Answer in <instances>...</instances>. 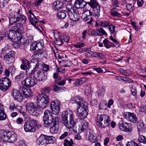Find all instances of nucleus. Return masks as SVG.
Returning a JSON list of instances; mask_svg holds the SVG:
<instances>
[{
    "label": "nucleus",
    "instance_id": "a211bd4d",
    "mask_svg": "<svg viewBox=\"0 0 146 146\" xmlns=\"http://www.w3.org/2000/svg\"><path fill=\"white\" fill-rule=\"evenodd\" d=\"M31 64L33 65L34 67V70H35V69L38 68H40L41 65H42V62L38 59L37 58H33L31 60Z\"/></svg>",
    "mask_w": 146,
    "mask_h": 146
},
{
    "label": "nucleus",
    "instance_id": "864d4df0",
    "mask_svg": "<svg viewBox=\"0 0 146 146\" xmlns=\"http://www.w3.org/2000/svg\"><path fill=\"white\" fill-rule=\"evenodd\" d=\"M21 106H15V105L13 103H11L9 107V109L11 110L14 109H21Z\"/></svg>",
    "mask_w": 146,
    "mask_h": 146
},
{
    "label": "nucleus",
    "instance_id": "69168bd1",
    "mask_svg": "<svg viewBox=\"0 0 146 146\" xmlns=\"http://www.w3.org/2000/svg\"><path fill=\"white\" fill-rule=\"evenodd\" d=\"M115 27L112 25H110L109 26V29L111 33L113 34L115 32Z\"/></svg>",
    "mask_w": 146,
    "mask_h": 146
},
{
    "label": "nucleus",
    "instance_id": "b1692460",
    "mask_svg": "<svg viewBox=\"0 0 146 146\" xmlns=\"http://www.w3.org/2000/svg\"><path fill=\"white\" fill-rule=\"evenodd\" d=\"M17 32L12 30V27L9 31V33H7L8 38L12 42L15 41V39L16 38L15 34Z\"/></svg>",
    "mask_w": 146,
    "mask_h": 146
},
{
    "label": "nucleus",
    "instance_id": "f257e3e1",
    "mask_svg": "<svg viewBox=\"0 0 146 146\" xmlns=\"http://www.w3.org/2000/svg\"><path fill=\"white\" fill-rule=\"evenodd\" d=\"M17 135L13 132H7L4 130H0V141L13 143L17 140Z\"/></svg>",
    "mask_w": 146,
    "mask_h": 146
},
{
    "label": "nucleus",
    "instance_id": "cd10ccee",
    "mask_svg": "<svg viewBox=\"0 0 146 146\" xmlns=\"http://www.w3.org/2000/svg\"><path fill=\"white\" fill-rule=\"evenodd\" d=\"M129 113L130 115H129V121L133 123H136L138 121V118L136 115L134 113Z\"/></svg>",
    "mask_w": 146,
    "mask_h": 146
},
{
    "label": "nucleus",
    "instance_id": "9b49d317",
    "mask_svg": "<svg viewBox=\"0 0 146 146\" xmlns=\"http://www.w3.org/2000/svg\"><path fill=\"white\" fill-rule=\"evenodd\" d=\"M15 52L13 51H11L6 54L4 56V60L8 64H11L15 61Z\"/></svg>",
    "mask_w": 146,
    "mask_h": 146
},
{
    "label": "nucleus",
    "instance_id": "f704fd0d",
    "mask_svg": "<svg viewBox=\"0 0 146 146\" xmlns=\"http://www.w3.org/2000/svg\"><path fill=\"white\" fill-rule=\"evenodd\" d=\"M88 106V104L86 102L82 101L78 106V108H77V109L81 110H87Z\"/></svg>",
    "mask_w": 146,
    "mask_h": 146
},
{
    "label": "nucleus",
    "instance_id": "a19ab883",
    "mask_svg": "<svg viewBox=\"0 0 146 146\" xmlns=\"http://www.w3.org/2000/svg\"><path fill=\"white\" fill-rule=\"evenodd\" d=\"M96 30H97L98 35L102 36L104 35H107V33L101 27L99 29H98Z\"/></svg>",
    "mask_w": 146,
    "mask_h": 146
},
{
    "label": "nucleus",
    "instance_id": "2f4dec72",
    "mask_svg": "<svg viewBox=\"0 0 146 146\" xmlns=\"http://www.w3.org/2000/svg\"><path fill=\"white\" fill-rule=\"evenodd\" d=\"M35 42L38 51L43 49L44 47V42L43 40H40L39 41L36 42Z\"/></svg>",
    "mask_w": 146,
    "mask_h": 146
},
{
    "label": "nucleus",
    "instance_id": "338daca9",
    "mask_svg": "<svg viewBox=\"0 0 146 146\" xmlns=\"http://www.w3.org/2000/svg\"><path fill=\"white\" fill-rule=\"evenodd\" d=\"M129 71L128 70H124L123 69H121L119 70V72H120L122 74H124L125 76H128L129 75L128 74H127V71Z\"/></svg>",
    "mask_w": 146,
    "mask_h": 146
},
{
    "label": "nucleus",
    "instance_id": "6e6d98bb",
    "mask_svg": "<svg viewBox=\"0 0 146 146\" xmlns=\"http://www.w3.org/2000/svg\"><path fill=\"white\" fill-rule=\"evenodd\" d=\"M37 47L35 43L31 44L30 45L31 49L33 51H35V52H38V49L37 48Z\"/></svg>",
    "mask_w": 146,
    "mask_h": 146
},
{
    "label": "nucleus",
    "instance_id": "3c124183",
    "mask_svg": "<svg viewBox=\"0 0 146 146\" xmlns=\"http://www.w3.org/2000/svg\"><path fill=\"white\" fill-rule=\"evenodd\" d=\"M80 126L83 131L84 129H86L88 127V123L85 121H83L82 122Z\"/></svg>",
    "mask_w": 146,
    "mask_h": 146
},
{
    "label": "nucleus",
    "instance_id": "ea45409f",
    "mask_svg": "<svg viewBox=\"0 0 146 146\" xmlns=\"http://www.w3.org/2000/svg\"><path fill=\"white\" fill-rule=\"evenodd\" d=\"M86 52L85 54V56L87 58H90L93 57L94 56V52L89 50V49L86 48L85 50Z\"/></svg>",
    "mask_w": 146,
    "mask_h": 146
},
{
    "label": "nucleus",
    "instance_id": "49530a36",
    "mask_svg": "<svg viewBox=\"0 0 146 146\" xmlns=\"http://www.w3.org/2000/svg\"><path fill=\"white\" fill-rule=\"evenodd\" d=\"M28 122L33 128H35V126L36 125L37 123L36 120L33 119H30Z\"/></svg>",
    "mask_w": 146,
    "mask_h": 146
},
{
    "label": "nucleus",
    "instance_id": "603ef678",
    "mask_svg": "<svg viewBox=\"0 0 146 146\" xmlns=\"http://www.w3.org/2000/svg\"><path fill=\"white\" fill-rule=\"evenodd\" d=\"M109 43H112V42H109L108 40L105 38L103 41V43L104 44V46L107 48H109L111 47Z\"/></svg>",
    "mask_w": 146,
    "mask_h": 146
},
{
    "label": "nucleus",
    "instance_id": "bf43d9fd",
    "mask_svg": "<svg viewBox=\"0 0 146 146\" xmlns=\"http://www.w3.org/2000/svg\"><path fill=\"white\" fill-rule=\"evenodd\" d=\"M74 46L76 48H79L84 47V44L82 42H78L74 44Z\"/></svg>",
    "mask_w": 146,
    "mask_h": 146
},
{
    "label": "nucleus",
    "instance_id": "c85d7f7f",
    "mask_svg": "<svg viewBox=\"0 0 146 146\" xmlns=\"http://www.w3.org/2000/svg\"><path fill=\"white\" fill-rule=\"evenodd\" d=\"M68 13L67 11L62 10L61 11L58 13L57 17L60 19H64Z\"/></svg>",
    "mask_w": 146,
    "mask_h": 146
},
{
    "label": "nucleus",
    "instance_id": "09e8293b",
    "mask_svg": "<svg viewBox=\"0 0 146 146\" xmlns=\"http://www.w3.org/2000/svg\"><path fill=\"white\" fill-rule=\"evenodd\" d=\"M88 33L89 35L93 36L95 37L98 36L97 31H96L93 29H90L88 31Z\"/></svg>",
    "mask_w": 146,
    "mask_h": 146
},
{
    "label": "nucleus",
    "instance_id": "e433bc0d",
    "mask_svg": "<svg viewBox=\"0 0 146 146\" xmlns=\"http://www.w3.org/2000/svg\"><path fill=\"white\" fill-rule=\"evenodd\" d=\"M93 57L100 59H104L105 58V56L102 53L94 52Z\"/></svg>",
    "mask_w": 146,
    "mask_h": 146
},
{
    "label": "nucleus",
    "instance_id": "1a4fd4ad",
    "mask_svg": "<svg viewBox=\"0 0 146 146\" xmlns=\"http://www.w3.org/2000/svg\"><path fill=\"white\" fill-rule=\"evenodd\" d=\"M37 81L33 76L28 77L25 78L21 82L22 84L26 86L32 87L36 84Z\"/></svg>",
    "mask_w": 146,
    "mask_h": 146
},
{
    "label": "nucleus",
    "instance_id": "f8f14e48",
    "mask_svg": "<svg viewBox=\"0 0 146 146\" xmlns=\"http://www.w3.org/2000/svg\"><path fill=\"white\" fill-rule=\"evenodd\" d=\"M19 91L25 98H30L33 96V93L29 88L22 86L20 88Z\"/></svg>",
    "mask_w": 146,
    "mask_h": 146
},
{
    "label": "nucleus",
    "instance_id": "37998d69",
    "mask_svg": "<svg viewBox=\"0 0 146 146\" xmlns=\"http://www.w3.org/2000/svg\"><path fill=\"white\" fill-rule=\"evenodd\" d=\"M84 89V93L87 96H90L91 94V87L88 86H87L85 87Z\"/></svg>",
    "mask_w": 146,
    "mask_h": 146
},
{
    "label": "nucleus",
    "instance_id": "7c9ffc66",
    "mask_svg": "<svg viewBox=\"0 0 146 146\" xmlns=\"http://www.w3.org/2000/svg\"><path fill=\"white\" fill-rule=\"evenodd\" d=\"M111 13L112 16L119 17L121 16V15L119 13L118 9L116 8H114L111 9Z\"/></svg>",
    "mask_w": 146,
    "mask_h": 146
},
{
    "label": "nucleus",
    "instance_id": "dca6fc26",
    "mask_svg": "<svg viewBox=\"0 0 146 146\" xmlns=\"http://www.w3.org/2000/svg\"><path fill=\"white\" fill-rule=\"evenodd\" d=\"M68 15L70 19L73 21L76 22L79 20V13L77 9H75L72 12L69 13Z\"/></svg>",
    "mask_w": 146,
    "mask_h": 146
},
{
    "label": "nucleus",
    "instance_id": "c03bdc74",
    "mask_svg": "<svg viewBox=\"0 0 146 146\" xmlns=\"http://www.w3.org/2000/svg\"><path fill=\"white\" fill-rule=\"evenodd\" d=\"M73 144V142L72 139H70V141L67 139H65L64 140L63 144L64 146H72Z\"/></svg>",
    "mask_w": 146,
    "mask_h": 146
},
{
    "label": "nucleus",
    "instance_id": "c9c22d12",
    "mask_svg": "<svg viewBox=\"0 0 146 146\" xmlns=\"http://www.w3.org/2000/svg\"><path fill=\"white\" fill-rule=\"evenodd\" d=\"M73 127L74 131L77 134L80 133L83 131L80 125H75Z\"/></svg>",
    "mask_w": 146,
    "mask_h": 146
},
{
    "label": "nucleus",
    "instance_id": "412c9836",
    "mask_svg": "<svg viewBox=\"0 0 146 146\" xmlns=\"http://www.w3.org/2000/svg\"><path fill=\"white\" fill-rule=\"evenodd\" d=\"M86 5V3L83 0H76L74 3L75 7L77 9L84 8Z\"/></svg>",
    "mask_w": 146,
    "mask_h": 146
},
{
    "label": "nucleus",
    "instance_id": "2eb2a0df",
    "mask_svg": "<svg viewBox=\"0 0 146 146\" xmlns=\"http://www.w3.org/2000/svg\"><path fill=\"white\" fill-rule=\"evenodd\" d=\"M70 120L68 121L67 119V122L66 124H65L64 122H62L63 123L65 126L68 129H71L75 125L76 121L74 120V118L72 114H70Z\"/></svg>",
    "mask_w": 146,
    "mask_h": 146
},
{
    "label": "nucleus",
    "instance_id": "39448f33",
    "mask_svg": "<svg viewBox=\"0 0 146 146\" xmlns=\"http://www.w3.org/2000/svg\"><path fill=\"white\" fill-rule=\"evenodd\" d=\"M94 11V15L96 17H98L100 15V6L96 0H90L87 2Z\"/></svg>",
    "mask_w": 146,
    "mask_h": 146
},
{
    "label": "nucleus",
    "instance_id": "9d476101",
    "mask_svg": "<svg viewBox=\"0 0 146 146\" xmlns=\"http://www.w3.org/2000/svg\"><path fill=\"white\" fill-rule=\"evenodd\" d=\"M60 102L58 100L51 102L50 107L53 114L56 115L59 113L60 109Z\"/></svg>",
    "mask_w": 146,
    "mask_h": 146
},
{
    "label": "nucleus",
    "instance_id": "de8ad7c7",
    "mask_svg": "<svg viewBox=\"0 0 146 146\" xmlns=\"http://www.w3.org/2000/svg\"><path fill=\"white\" fill-rule=\"evenodd\" d=\"M139 137L138 138V141L139 142L143 143V144L146 143V137L142 135H139Z\"/></svg>",
    "mask_w": 146,
    "mask_h": 146
},
{
    "label": "nucleus",
    "instance_id": "c756f323",
    "mask_svg": "<svg viewBox=\"0 0 146 146\" xmlns=\"http://www.w3.org/2000/svg\"><path fill=\"white\" fill-rule=\"evenodd\" d=\"M3 106L0 104V120H4L7 118V116L3 109Z\"/></svg>",
    "mask_w": 146,
    "mask_h": 146
},
{
    "label": "nucleus",
    "instance_id": "79ce46f5",
    "mask_svg": "<svg viewBox=\"0 0 146 146\" xmlns=\"http://www.w3.org/2000/svg\"><path fill=\"white\" fill-rule=\"evenodd\" d=\"M25 76V74L23 72H21L17 76H16L15 78V80L16 81L18 82L19 81V80L22 79Z\"/></svg>",
    "mask_w": 146,
    "mask_h": 146
},
{
    "label": "nucleus",
    "instance_id": "4d7b16f0",
    "mask_svg": "<svg viewBox=\"0 0 146 146\" xmlns=\"http://www.w3.org/2000/svg\"><path fill=\"white\" fill-rule=\"evenodd\" d=\"M30 22L34 26L36 25L35 24L39 22L38 19L36 18L32 19H30Z\"/></svg>",
    "mask_w": 146,
    "mask_h": 146
},
{
    "label": "nucleus",
    "instance_id": "aec40b11",
    "mask_svg": "<svg viewBox=\"0 0 146 146\" xmlns=\"http://www.w3.org/2000/svg\"><path fill=\"white\" fill-rule=\"evenodd\" d=\"M20 9H19L17 12V17H16V20L19 22L25 23L27 19L26 18L24 15L20 13Z\"/></svg>",
    "mask_w": 146,
    "mask_h": 146
},
{
    "label": "nucleus",
    "instance_id": "473e14b6",
    "mask_svg": "<svg viewBox=\"0 0 146 146\" xmlns=\"http://www.w3.org/2000/svg\"><path fill=\"white\" fill-rule=\"evenodd\" d=\"M70 115L67 111H65L62 112V122H64L65 124H66L67 122L68 117Z\"/></svg>",
    "mask_w": 146,
    "mask_h": 146
},
{
    "label": "nucleus",
    "instance_id": "a18cd8bd",
    "mask_svg": "<svg viewBox=\"0 0 146 146\" xmlns=\"http://www.w3.org/2000/svg\"><path fill=\"white\" fill-rule=\"evenodd\" d=\"M128 127V124L126 122L122 123L119 125L120 129L122 131H127L126 127Z\"/></svg>",
    "mask_w": 146,
    "mask_h": 146
},
{
    "label": "nucleus",
    "instance_id": "680f3d73",
    "mask_svg": "<svg viewBox=\"0 0 146 146\" xmlns=\"http://www.w3.org/2000/svg\"><path fill=\"white\" fill-rule=\"evenodd\" d=\"M126 146H139L133 141L128 142L126 144Z\"/></svg>",
    "mask_w": 146,
    "mask_h": 146
},
{
    "label": "nucleus",
    "instance_id": "13d9d810",
    "mask_svg": "<svg viewBox=\"0 0 146 146\" xmlns=\"http://www.w3.org/2000/svg\"><path fill=\"white\" fill-rule=\"evenodd\" d=\"M54 41L56 44L58 45H61L63 42L62 39L60 37L54 40Z\"/></svg>",
    "mask_w": 146,
    "mask_h": 146
},
{
    "label": "nucleus",
    "instance_id": "20e7f679",
    "mask_svg": "<svg viewBox=\"0 0 146 146\" xmlns=\"http://www.w3.org/2000/svg\"><path fill=\"white\" fill-rule=\"evenodd\" d=\"M110 122V117L106 115H98L97 125L99 127L105 128L108 127Z\"/></svg>",
    "mask_w": 146,
    "mask_h": 146
},
{
    "label": "nucleus",
    "instance_id": "052dcab7",
    "mask_svg": "<svg viewBox=\"0 0 146 146\" xmlns=\"http://www.w3.org/2000/svg\"><path fill=\"white\" fill-rule=\"evenodd\" d=\"M23 64L24 65H25L26 66H27L28 67V68L27 69V71L28 70H29V69L30 68L29 62V61L26 59H24L23 60Z\"/></svg>",
    "mask_w": 146,
    "mask_h": 146
},
{
    "label": "nucleus",
    "instance_id": "0e129e2a",
    "mask_svg": "<svg viewBox=\"0 0 146 146\" xmlns=\"http://www.w3.org/2000/svg\"><path fill=\"white\" fill-rule=\"evenodd\" d=\"M71 62L67 60L62 62V66H64L70 67L71 66Z\"/></svg>",
    "mask_w": 146,
    "mask_h": 146
},
{
    "label": "nucleus",
    "instance_id": "ddd939ff",
    "mask_svg": "<svg viewBox=\"0 0 146 146\" xmlns=\"http://www.w3.org/2000/svg\"><path fill=\"white\" fill-rule=\"evenodd\" d=\"M60 119L57 117H55L54 121H53L52 126L50 128V131L51 133H56L58 131V123Z\"/></svg>",
    "mask_w": 146,
    "mask_h": 146
},
{
    "label": "nucleus",
    "instance_id": "e2e57ef3",
    "mask_svg": "<svg viewBox=\"0 0 146 146\" xmlns=\"http://www.w3.org/2000/svg\"><path fill=\"white\" fill-rule=\"evenodd\" d=\"M16 39H17L18 41V42L19 43H20L21 44H23L24 42L23 41V40H24V38H23L21 37V36H19V37L17 36L16 37V38L15 39V40Z\"/></svg>",
    "mask_w": 146,
    "mask_h": 146
},
{
    "label": "nucleus",
    "instance_id": "0eeeda50",
    "mask_svg": "<svg viewBox=\"0 0 146 146\" xmlns=\"http://www.w3.org/2000/svg\"><path fill=\"white\" fill-rule=\"evenodd\" d=\"M26 107L29 113L35 116L37 115V111L39 110L35 103L32 102H29L26 104Z\"/></svg>",
    "mask_w": 146,
    "mask_h": 146
},
{
    "label": "nucleus",
    "instance_id": "4c0bfd02",
    "mask_svg": "<svg viewBox=\"0 0 146 146\" xmlns=\"http://www.w3.org/2000/svg\"><path fill=\"white\" fill-rule=\"evenodd\" d=\"M66 8L68 10V15L69 13L72 12L73 11H74L75 9H77L75 7H72V6L71 4H68L66 5Z\"/></svg>",
    "mask_w": 146,
    "mask_h": 146
},
{
    "label": "nucleus",
    "instance_id": "58836bf2",
    "mask_svg": "<svg viewBox=\"0 0 146 146\" xmlns=\"http://www.w3.org/2000/svg\"><path fill=\"white\" fill-rule=\"evenodd\" d=\"M98 22V24L100 26H102L104 27H108L110 23L109 22L106 21H97V22Z\"/></svg>",
    "mask_w": 146,
    "mask_h": 146
},
{
    "label": "nucleus",
    "instance_id": "f03ea898",
    "mask_svg": "<svg viewBox=\"0 0 146 146\" xmlns=\"http://www.w3.org/2000/svg\"><path fill=\"white\" fill-rule=\"evenodd\" d=\"M36 101L38 102V110L43 112L42 109L46 108L48 104L49 99L48 96L44 94H41L38 97Z\"/></svg>",
    "mask_w": 146,
    "mask_h": 146
},
{
    "label": "nucleus",
    "instance_id": "5701e85b",
    "mask_svg": "<svg viewBox=\"0 0 146 146\" xmlns=\"http://www.w3.org/2000/svg\"><path fill=\"white\" fill-rule=\"evenodd\" d=\"M32 126L27 121L25 123L24 127L26 132H34L35 131L36 129L35 128H33Z\"/></svg>",
    "mask_w": 146,
    "mask_h": 146
},
{
    "label": "nucleus",
    "instance_id": "72a5a7b5",
    "mask_svg": "<svg viewBox=\"0 0 146 146\" xmlns=\"http://www.w3.org/2000/svg\"><path fill=\"white\" fill-rule=\"evenodd\" d=\"M45 137L47 143V144L48 143H53L55 142V139L54 137L46 135H45Z\"/></svg>",
    "mask_w": 146,
    "mask_h": 146
},
{
    "label": "nucleus",
    "instance_id": "6e6552de",
    "mask_svg": "<svg viewBox=\"0 0 146 146\" xmlns=\"http://www.w3.org/2000/svg\"><path fill=\"white\" fill-rule=\"evenodd\" d=\"M11 85V81L8 78L3 77L0 80V89L2 91H6Z\"/></svg>",
    "mask_w": 146,
    "mask_h": 146
},
{
    "label": "nucleus",
    "instance_id": "6ab92c4d",
    "mask_svg": "<svg viewBox=\"0 0 146 146\" xmlns=\"http://www.w3.org/2000/svg\"><path fill=\"white\" fill-rule=\"evenodd\" d=\"M137 129L139 135L140 132L143 133H145L146 132V125L141 120L139 121L138 123Z\"/></svg>",
    "mask_w": 146,
    "mask_h": 146
},
{
    "label": "nucleus",
    "instance_id": "5fc2aeb1",
    "mask_svg": "<svg viewBox=\"0 0 146 146\" xmlns=\"http://www.w3.org/2000/svg\"><path fill=\"white\" fill-rule=\"evenodd\" d=\"M46 54V52L45 50H42L38 52L35 53L34 54V56L35 57H37L38 56H40L41 55L43 54L44 56V54Z\"/></svg>",
    "mask_w": 146,
    "mask_h": 146
},
{
    "label": "nucleus",
    "instance_id": "7ed1b4c3",
    "mask_svg": "<svg viewBox=\"0 0 146 146\" xmlns=\"http://www.w3.org/2000/svg\"><path fill=\"white\" fill-rule=\"evenodd\" d=\"M55 118L53 115L51 111L46 110L44 113L43 117V121L44 126L46 127H49L53 124Z\"/></svg>",
    "mask_w": 146,
    "mask_h": 146
},
{
    "label": "nucleus",
    "instance_id": "423d86ee",
    "mask_svg": "<svg viewBox=\"0 0 146 146\" xmlns=\"http://www.w3.org/2000/svg\"><path fill=\"white\" fill-rule=\"evenodd\" d=\"M32 71V70H31ZM35 71H32V72L31 73H34V76L36 80H37L39 81L44 82L45 81L47 78V75L43 71L41 70H34Z\"/></svg>",
    "mask_w": 146,
    "mask_h": 146
},
{
    "label": "nucleus",
    "instance_id": "774afa93",
    "mask_svg": "<svg viewBox=\"0 0 146 146\" xmlns=\"http://www.w3.org/2000/svg\"><path fill=\"white\" fill-rule=\"evenodd\" d=\"M140 111L141 112L146 113V105H142L140 108Z\"/></svg>",
    "mask_w": 146,
    "mask_h": 146
},
{
    "label": "nucleus",
    "instance_id": "f3484780",
    "mask_svg": "<svg viewBox=\"0 0 146 146\" xmlns=\"http://www.w3.org/2000/svg\"><path fill=\"white\" fill-rule=\"evenodd\" d=\"M85 17L84 18V20L85 21H87V23L88 24H91L92 21V13L89 11H88L84 13Z\"/></svg>",
    "mask_w": 146,
    "mask_h": 146
},
{
    "label": "nucleus",
    "instance_id": "4be33fe9",
    "mask_svg": "<svg viewBox=\"0 0 146 146\" xmlns=\"http://www.w3.org/2000/svg\"><path fill=\"white\" fill-rule=\"evenodd\" d=\"M18 91L15 90L13 91L12 93L13 96L15 100H17L19 101H22L23 99V96L21 94H20Z\"/></svg>",
    "mask_w": 146,
    "mask_h": 146
},
{
    "label": "nucleus",
    "instance_id": "4468645a",
    "mask_svg": "<svg viewBox=\"0 0 146 146\" xmlns=\"http://www.w3.org/2000/svg\"><path fill=\"white\" fill-rule=\"evenodd\" d=\"M36 143L38 146H46L47 144L45 135L42 134L37 139Z\"/></svg>",
    "mask_w": 146,
    "mask_h": 146
},
{
    "label": "nucleus",
    "instance_id": "bb28decb",
    "mask_svg": "<svg viewBox=\"0 0 146 146\" xmlns=\"http://www.w3.org/2000/svg\"><path fill=\"white\" fill-rule=\"evenodd\" d=\"M77 111L79 113V116L81 119H84L86 117L88 112L86 110H81L77 109Z\"/></svg>",
    "mask_w": 146,
    "mask_h": 146
},
{
    "label": "nucleus",
    "instance_id": "a878e982",
    "mask_svg": "<svg viewBox=\"0 0 146 146\" xmlns=\"http://www.w3.org/2000/svg\"><path fill=\"white\" fill-rule=\"evenodd\" d=\"M82 101V99L80 96H77L74 97H72L70 100L71 103H77L78 106Z\"/></svg>",
    "mask_w": 146,
    "mask_h": 146
},
{
    "label": "nucleus",
    "instance_id": "393cba45",
    "mask_svg": "<svg viewBox=\"0 0 146 146\" xmlns=\"http://www.w3.org/2000/svg\"><path fill=\"white\" fill-rule=\"evenodd\" d=\"M12 30H13L15 31L20 32L22 31L23 30V26L22 24L18 23L15 24L11 27Z\"/></svg>",
    "mask_w": 146,
    "mask_h": 146
},
{
    "label": "nucleus",
    "instance_id": "8fccbe9b",
    "mask_svg": "<svg viewBox=\"0 0 146 146\" xmlns=\"http://www.w3.org/2000/svg\"><path fill=\"white\" fill-rule=\"evenodd\" d=\"M49 66L48 65L42 63V65H41L40 69L41 68V71H42L47 72L49 69Z\"/></svg>",
    "mask_w": 146,
    "mask_h": 146
}]
</instances>
